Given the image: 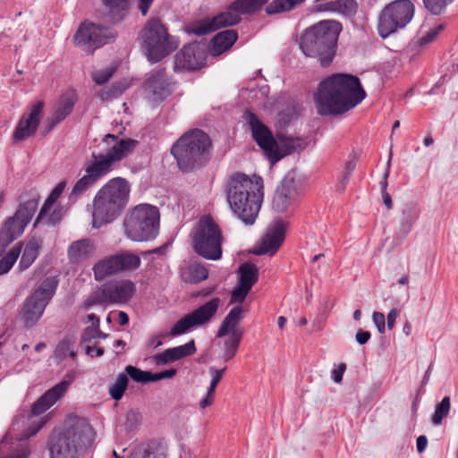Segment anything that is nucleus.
<instances>
[{"instance_id":"a19ab883","label":"nucleus","mask_w":458,"mask_h":458,"mask_svg":"<svg viewBox=\"0 0 458 458\" xmlns=\"http://www.w3.org/2000/svg\"><path fill=\"white\" fill-rule=\"evenodd\" d=\"M128 386V377L125 374H119L116 377L115 382L110 386L108 393L110 396L115 400L119 401L122 399L125 390Z\"/></svg>"},{"instance_id":"4d7b16f0","label":"nucleus","mask_w":458,"mask_h":458,"mask_svg":"<svg viewBox=\"0 0 458 458\" xmlns=\"http://www.w3.org/2000/svg\"><path fill=\"white\" fill-rule=\"evenodd\" d=\"M141 420V414L135 410H131L126 414V424L129 428H133Z\"/></svg>"},{"instance_id":"c9c22d12","label":"nucleus","mask_w":458,"mask_h":458,"mask_svg":"<svg viewBox=\"0 0 458 458\" xmlns=\"http://www.w3.org/2000/svg\"><path fill=\"white\" fill-rule=\"evenodd\" d=\"M238 272L240 274L239 284L251 289L259 279L258 267L250 262H245L239 267Z\"/></svg>"},{"instance_id":"58836bf2","label":"nucleus","mask_w":458,"mask_h":458,"mask_svg":"<svg viewBox=\"0 0 458 458\" xmlns=\"http://www.w3.org/2000/svg\"><path fill=\"white\" fill-rule=\"evenodd\" d=\"M165 449L163 445H149L145 449L135 451L129 458H165Z\"/></svg>"},{"instance_id":"4468645a","label":"nucleus","mask_w":458,"mask_h":458,"mask_svg":"<svg viewBox=\"0 0 458 458\" xmlns=\"http://www.w3.org/2000/svg\"><path fill=\"white\" fill-rule=\"evenodd\" d=\"M56 287V279L55 277H47L27 298L21 313V320L26 327H34L41 318L47 305L55 293Z\"/></svg>"},{"instance_id":"f257e3e1","label":"nucleus","mask_w":458,"mask_h":458,"mask_svg":"<svg viewBox=\"0 0 458 458\" xmlns=\"http://www.w3.org/2000/svg\"><path fill=\"white\" fill-rule=\"evenodd\" d=\"M365 97L358 77L337 73L318 84L314 103L321 115L342 114L355 107Z\"/></svg>"},{"instance_id":"338daca9","label":"nucleus","mask_w":458,"mask_h":458,"mask_svg":"<svg viewBox=\"0 0 458 458\" xmlns=\"http://www.w3.org/2000/svg\"><path fill=\"white\" fill-rule=\"evenodd\" d=\"M399 315V311L396 309H392L387 314V327L392 329L394 327L396 318Z\"/></svg>"},{"instance_id":"ea45409f","label":"nucleus","mask_w":458,"mask_h":458,"mask_svg":"<svg viewBox=\"0 0 458 458\" xmlns=\"http://www.w3.org/2000/svg\"><path fill=\"white\" fill-rule=\"evenodd\" d=\"M242 338V337H239L238 334L235 336L230 335L227 339L224 341L222 359L225 361H228L235 356Z\"/></svg>"},{"instance_id":"e433bc0d","label":"nucleus","mask_w":458,"mask_h":458,"mask_svg":"<svg viewBox=\"0 0 458 458\" xmlns=\"http://www.w3.org/2000/svg\"><path fill=\"white\" fill-rule=\"evenodd\" d=\"M266 3V0H236L233 3V8L237 11L241 17V14H250L255 13Z\"/></svg>"},{"instance_id":"7c9ffc66","label":"nucleus","mask_w":458,"mask_h":458,"mask_svg":"<svg viewBox=\"0 0 458 458\" xmlns=\"http://www.w3.org/2000/svg\"><path fill=\"white\" fill-rule=\"evenodd\" d=\"M65 188V182H59L55 189L52 191L47 200L45 201L43 207L41 208L39 214L38 216V218L36 220L35 225H37L38 223L46 220L47 223L49 224H55L57 220L55 217V212L51 214L49 216H47L49 211L52 209L54 204L56 202L58 198L62 195Z\"/></svg>"},{"instance_id":"bf43d9fd","label":"nucleus","mask_w":458,"mask_h":458,"mask_svg":"<svg viewBox=\"0 0 458 458\" xmlns=\"http://www.w3.org/2000/svg\"><path fill=\"white\" fill-rule=\"evenodd\" d=\"M176 372L177 371L175 369H165L161 372L152 373L151 382H156V381H159L162 379L172 378L176 375Z\"/></svg>"},{"instance_id":"c85d7f7f","label":"nucleus","mask_w":458,"mask_h":458,"mask_svg":"<svg viewBox=\"0 0 458 458\" xmlns=\"http://www.w3.org/2000/svg\"><path fill=\"white\" fill-rule=\"evenodd\" d=\"M96 246L90 239H81L71 243L68 257L72 263L79 264L94 256Z\"/></svg>"},{"instance_id":"c03bdc74","label":"nucleus","mask_w":458,"mask_h":458,"mask_svg":"<svg viewBox=\"0 0 458 458\" xmlns=\"http://www.w3.org/2000/svg\"><path fill=\"white\" fill-rule=\"evenodd\" d=\"M451 408V400L449 396H445L442 401L436 406L435 412L432 416V423L440 425L443 420L447 417Z\"/></svg>"},{"instance_id":"b1692460","label":"nucleus","mask_w":458,"mask_h":458,"mask_svg":"<svg viewBox=\"0 0 458 458\" xmlns=\"http://www.w3.org/2000/svg\"><path fill=\"white\" fill-rule=\"evenodd\" d=\"M76 101V94L73 91L66 92L60 97L54 106L51 114L46 121L47 132L52 131L72 113Z\"/></svg>"},{"instance_id":"0eeeda50","label":"nucleus","mask_w":458,"mask_h":458,"mask_svg":"<svg viewBox=\"0 0 458 458\" xmlns=\"http://www.w3.org/2000/svg\"><path fill=\"white\" fill-rule=\"evenodd\" d=\"M245 117L250 126L253 139L271 164H276L283 157L302 150L307 146V140L302 138L278 136L276 140L268 127L250 111L246 112Z\"/></svg>"},{"instance_id":"37998d69","label":"nucleus","mask_w":458,"mask_h":458,"mask_svg":"<svg viewBox=\"0 0 458 458\" xmlns=\"http://www.w3.org/2000/svg\"><path fill=\"white\" fill-rule=\"evenodd\" d=\"M21 254V247H13L8 253L0 259V276L8 273Z\"/></svg>"},{"instance_id":"473e14b6","label":"nucleus","mask_w":458,"mask_h":458,"mask_svg":"<svg viewBox=\"0 0 458 458\" xmlns=\"http://www.w3.org/2000/svg\"><path fill=\"white\" fill-rule=\"evenodd\" d=\"M94 278L100 282L106 277L119 274L114 255L106 257L93 266Z\"/></svg>"},{"instance_id":"6ab92c4d","label":"nucleus","mask_w":458,"mask_h":458,"mask_svg":"<svg viewBox=\"0 0 458 458\" xmlns=\"http://www.w3.org/2000/svg\"><path fill=\"white\" fill-rule=\"evenodd\" d=\"M44 103L38 101L28 106L18 121L13 133V140L16 142L23 141L33 136L40 123Z\"/></svg>"},{"instance_id":"8fccbe9b","label":"nucleus","mask_w":458,"mask_h":458,"mask_svg":"<svg viewBox=\"0 0 458 458\" xmlns=\"http://www.w3.org/2000/svg\"><path fill=\"white\" fill-rule=\"evenodd\" d=\"M189 270L191 276V280L195 283L203 281L208 278V269L199 264H194L189 267Z\"/></svg>"},{"instance_id":"2f4dec72","label":"nucleus","mask_w":458,"mask_h":458,"mask_svg":"<svg viewBox=\"0 0 458 458\" xmlns=\"http://www.w3.org/2000/svg\"><path fill=\"white\" fill-rule=\"evenodd\" d=\"M237 34L235 31L226 30L217 33L210 42V54L217 56L228 50L236 41Z\"/></svg>"},{"instance_id":"052dcab7","label":"nucleus","mask_w":458,"mask_h":458,"mask_svg":"<svg viewBox=\"0 0 458 458\" xmlns=\"http://www.w3.org/2000/svg\"><path fill=\"white\" fill-rule=\"evenodd\" d=\"M346 370V364L345 363H340L337 368L333 369L331 370V379L335 383H341L343 380L344 374Z\"/></svg>"},{"instance_id":"5701e85b","label":"nucleus","mask_w":458,"mask_h":458,"mask_svg":"<svg viewBox=\"0 0 458 458\" xmlns=\"http://www.w3.org/2000/svg\"><path fill=\"white\" fill-rule=\"evenodd\" d=\"M285 237V225L282 221H276L271 225L265 236L262 238L261 243L254 250L257 255H264L267 253L275 254L282 245Z\"/></svg>"},{"instance_id":"c756f323","label":"nucleus","mask_w":458,"mask_h":458,"mask_svg":"<svg viewBox=\"0 0 458 458\" xmlns=\"http://www.w3.org/2000/svg\"><path fill=\"white\" fill-rule=\"evenodd\" d=\"M296 196V190L292 182L284 181L279 185L275 192L273 199L274 208L284 212L293 202Z\"/></svg>"},{"instance_id":"423d86ee","label":"nucleus","mask_w":458,"mask_h":458,"mask_svg":"<svg viewBox=\"0 0 458 458\" xmlns=\"http://www.w3.org/2000/svg\"><path fill=\"white\" fill-rule=\"evenodd\" d=\"M341 30L338 21H322L304 30L300 38V48L306 56L318 57L322 66H328L335 56Z\"/></svg>"},{"instance_id":"e2e57ef3","label":"nucleus","mask_w":458,"mask_h":458,"mask_svg":"<svg viewBox=\"0 0 458 458\" xmlns=\"http://www.w3.org/2000/svg\"><path fill=\"white\" fill-rule=\"evenodd\" d=\"M164 335H153L148 337L146 343L147 348L156 349L163 344Z\"/></svg>"},{"instance_id":"aec40b11","label":"nucleus","mask_w":458,"mask_h":458,"mask_svg":"<svg viewBox=\"0 0 458 458\" xmlns=\"http://www.w3.org/2000/svg\"><path fill=\"white\" fill-rule=\"evenodd\" d=\"M204 46L191 43L185 46L175 55L174 69L176 71H194L204 66L206 61Z\"/></svg>"},{"instance_id":"5fc2aeb1","label":"nucleus","mask_w":458,"mask_h":458,"mask_svg":"<svg viewBox=\"0 0 458 458\" xmlns=\"http://www.w3.org/2000/svg\"><path fill=\"white\" fill-rule=\"evenodd\" d=\"M387 174H388L387 173L385 174L383 180L380 182V186H381L383 202L386 205L387 209H391L393 208L392 198H391L390 194L386 191Z\"/></svg>"},{"instance_id":"9d476101","label":"nucleus","mask_w":458,"mask_h":458,"mask_svg":"<svg viewBox=\"0 0 458 458\" xmlns=\"http://www.w3.org/2000/svg\"><path fill=\"white\" fill-rule=\"evenodd\" d=\"M124 234L134 242L153 240L158 233L159 211L157 207L140 204L123 220Z\"/></svg>"},{"instance_id":"680f3d73","label":"nucleus","mask_w":458,"mask_h":458,"mask_svg":"<svg viewBox=\"0 0 458 458\" xmlns=\"http://www.w3.org/2000/svg\"><path fill=\"white\" fill-rule=\"evenodd\" d=\"M226 368H223L221 369H216L214 367L209 368V373L212 377L210 384L213 386H216L219 384L220 380L222 379V377L225 371Z\"/></svg>"},{"instance_id":"1a4fd4ad","label":"nucleus","mask_w":458,"mask_h":458,"mask_svg":"<svg viewBox=\"0 0 458 458\" xmlns=\"http://www.w3.org/2000/svg\"><path fill=\"white\" fill-rule=\"evenodd\" d=\"M38 205V194L31 191L21 195L20 204L13 216L0 226V256L6 247L19 238L32 219Z\"/></svg>"},{"instance_id":"09e8293b","label":"nucleus","mask_w":458,"mask_h":458,"mask_svg":"<svg viewBox=\"0 0 458 458\" xmlns=\"http://www.w3.org/2000/svg\"><path fill=\"white\" fill-rule=\"evenodd\" d=\"M454 0H423L425 7L433 14L442 13Z\"/></svg>"},{"instance_id":"f03ea898","label":"nucleus","mask_w":458,"mask_h":458,"mask_svg":"<svg viewBox=\"0 0 458 458\" xmlns=\"http://www.w3.org/2000/svg\"><path fill=\"white\" fill-rule=\"evenodd\" d=\"M104 141L110 145L106 153H92L91 158L84 163V174L75 182L69 196L71 202H75L99 180L106 177L116 163L126 157L138 145L132 139H122L114 134H106Z\"/></svg>"},{"instance_id":"603ef678","label":"nucleus","mask_w":458,"mask_h":458,"mask_svg":"<svg viewBox=\"0 0 458 458\" xmlns=\"http://www.w3.org/2000/svg\"><path fill=\"white\" fill-rule=\"evenodd\" d=\"M99 325L100 320H97V322H93L91 326L84 329L81 335V344L97 338Z\"/></svg>"},{"instance_id":"13d9d810","label":"nucleus","mask_w":458,"mask_h":458,"mask_svg":"<svg viewBox=\"0 0 458 458\" xmlns=\"http://www.w3.org/2000/svg\"><path fill=\"white\" fill-rule=\"evenodd\" d=\"M372 319L376 325L378 332L383 334L386 330V318L382 312L375 311L372 315Z\"/></svg>"},{"instance_id":"6e6d98bb","label":"nucleus","mask_w":458,"mask_h":458,"mask_svg":"<svg viewBox=\"0 0 458 458\" xmlns=\"http://www.w3.org/2000/svg\"><path fill=\"white\" fill-rule=\"evenodd\" d=\"M443 25H438L437 27L430 30L426 35L420 38V45H426L433 41L438 33L443 30Z\"/></svg>"},{"instance_id":"a211bd4d","label":"nucleus","mask_w":458,"mask_h":458,"mask_svg":"<svg viewBox=\"0 0 458 458\" xmlns=\"http://www.w3.org/2000/svg\"><path fill=\"white\" fill-rule=\"evenodd\" d=\"M240 21L239 13L233 8V4H231L225 12L220 13L214 17L205 18L186 24L184 31L188 34L203 36L221 28L235 25Z\"/></svg>"},{"instance_id":"de8ad7c7","label":"nucleus","mask_w":458,"mask_h":458,"mask_svg":"<svg viewBox=\"0 0 458 458\" xmlns=\"http://www.w3.org/2000/svg\"><path fill=\"white\" fill-rule=\"evenodd\" d=\"M115 70L116 68L114 66H109L105 69L96 71L91 74L92 80L97 85H103L113 77Z\"/></svg>"},{"instance_id":"f3484780","label":"nucleus","mask_w":458,"mask_h":458,"mask_svg":"<svg viewBox=\"0 0 458 458\" xmlns=\"http://www.w3.org/2000/svg\"><path fill=\"white\" fill-rule=\"evenodd\" d=\"M114 38L115 34L111 29L85 21L80 25L73 40L77 47L91 54Z\"/></svg>"},{"instance_id":"774afa93","label":"nucleus","mask_w":458,"mask_h":458,"mask_svg":"<svg viewBox=\"0 0 458 458\" xmlns=\"http://www.w3.org/2000/svg\"><path fill=\"white\" fill-rule=\"evenodd\" d=\"M427 445H428V438H427V437L426 436H420L417 438V443H416L418 453H420V454L423 453L425 451Z\"/></svg>"},{"instance_id":"49530a36","label":"nucleus","mask_w":458,"mask_h":458,"mask_svg":"<svg viewBox=\"0 0 458 458\" xmlns=\"http://www.w3.org/2000/svg\"><path fill=\"white\" fill-rule=\"evenodd\" d=\"M128 88V84L126 82H115L109 89H102L98 97L102 100H108L112 98H116L121 95L126 89Z\"/></svg>"},{"instance_id":"7ed1b4c3","label":"nucleus","mask_w":458,"mask_h":458,"mask_svg":"<svg viewBox=\"0 0 458 458\" xmlns=\"http://www.w3.org/2000/svg\"><path fill=\"white\" fill-rule=\"evenodd\" d=\"M226 196L231 209L248 225H253L263 200V180L260 176L235 174L226 183Z\"/></svg>"},{"instance_id":"a878e982","label":"nucleus","mask_w":458,"mask_h":458,"mask_svg":"<svg viewBox=\"0 0 458 458\" xmlns=\"http://www.w3.org/2000/svg\"><path fill=\"white\" fill-rule=\"evenodd\" d=\"M195 352V343L193 340H191L185 344L168 348L160 353L155 354L153 356V361L157 366H163L170 362L179 360L184 357L192 355Z\"/></svg>"},{"instance_id":"20e7f679","label":"nucleus","mask_w":458,"mask_h":458,"mask_svg":"<svg viewBox=\"0 0 458 458\" xmlns=\"http://www.w3.org/2000/svg\"><path fill=\"white\" fill-rule=\"evenodd\" d=\"M93 439L94 431L86 419L69 416L64 430L49 439L50 458H78L92 445Z\"/></svg>"},{"instance_id":"3c124183","label":"nucleus","mask_w":458,"mask_h":458,"mask_svg":"<svg viewBox=\"0 0 458 458\" xmlns=\"http://www.w3.org/2000/svg\"><path fill=\"white\" fill-rule=\"evenodd\" d=\"M251 289H249V287L242 285L241 284H238L237 287H235L231 294V303H242L245 300L246 296L250 293Z\"/></svg>"},{"instance_id":"39448f33","label":"nucleus","mask_w":458,"mask_h":458,"mask_svg":"<svg viewBox=\"0 0 458 458\" xmlns=\"http://www.w3.org/2000/svg\"><path fill=\"white\" fill-rule=\"evenodd\" d=\"M130 192V183L122 177L103 185L92 200V226L99 229L115 220L128 205Z\"/></svg>"},{"instance_id":"79ce46f5","label":"nucleus","mask_w":458,"mask_h":458,"mask_svg":"<svg viewBox=\"0 0 458 458\" xmlns=\"http://www.w3.org/2000/svg\"><path fill=\"white\" fill-rule=\"evenodd\" d=\"M55 358L63 360L66 357H71L72 360L76 359V352L74 351L73 343L70 339L62 340L55 350Z\"/></svg>"},{"instance_id":"f704fd0d","label":"nucleus","mask_w":458,"mask_h":458,"mask_svg":"<svg viewBox=\"0 0 458 458\" xmlns=\"http://www.w3.org/2000/svg\"><path fill=\"white\" fill-rule=\"evenodd\" d=\"M120 273L130 272L140 267L141 260L139 255L124 250L114 255Z\"/></svg>"},{"instance_id":"2eb2a0df","label":"nucleus","mask_w":458,"mask_h":458,"mask_svg":"<svg viewBox=\"0 0 458 458\" xmlns=\"http://www.w3.org/2000/svg\"><path fill=\"white\" fill-rule=\"evenodd\" d=\"M136 292L135 284L129 279L114 280L95 291L84 302L89 310L97 305L122 304L132 298Z\"/></svg>"},{"instance_id":"393cba45","label":"nucleus","mask_w":458,"mask_h":458,"mask_svg":"<svg viewBox=\"0 0 458 458\" xmlns=\"http://www.w3.org/2000/svg\"><path fill=\"white\" fill-rule=\"evenodd\" d=\"M419 216L420 208L417 205L410 203L403 208L394 235L395 244H400L407 237Z\"/></svg>"},{"instance_id":"bb28decb","label":"nucleus","mask_w":458,"mask_h":458,"mask_svg":"<svg viewBox=\"0 0 458 458\" xmlns=\"http://www.w3.org/2000/svg\"><path fill=\"white\" fill-rule=\"evenodd\" d=\"M243 308L242 306L233 307L222 321L220 327L216 333V337H224L227 335L235 336L239 334V337H242L243 332L239 327L240 322L243 318Z\"/></svg>"},{"instance_id":"9b49d317","label":"nucleus","mask_w":458,"mask_h":458,"mask_svg":"<svg viewBox=\"0 0 458 458\" xmlns=\"http://www.w3.org/2000/svg\"><path fill=\"white\" fill-rule=\"evenodd\" d=\"M140 37L142 47L151 63L160 61L177 47L176 42L168 35L167 30L157 19H152L146 23Z\"/></svg>"},{"instance_id":"cd10ccee","label":"nucleus","mask_w":458,"mask_h":458,"mask_svg":"<svg viewBox=\"0 0 458 458\" xmlns=\"http://www.w3.org/2000/svg\"><path fill=\"white\" fill-rule=\"evenodd\" d=\"M14 247H21V259L18 267L21 271L28 269L38 257L42 247L40 239L32 237L25 242H18Z\"/></svg>"},{"instance_id":"dca6fc26","label":"nucleus","mask_w":458,"mask_h":458,"mask_svg":"<svg viewBox=\"0 0 458 458\" xmlns=\"http://www.w3.org/2000/svg\"><path fill=\"white\" fill-rule=\"evenodd\" d=\"M220 305V298H212L179 319L171 328L169 335L173 337L182 335L188 331L209 323L216 314Z\"/></svg>"},{"instance_id":"6e6552de","label":"nucleus","mask_w":458,"mask_h":458,"mask_svg":"<svg viewBox=\"0 0 458 458\" xmlns=\"http://www.w3.org/2000/svg\"><path fill=\"white\" fill-rule=\"evenodd\" d=\"M210 151L208 135L198 129L184 133L171 148L179 168L186 173L201 167L208 161Z\"/></svg>"},{"instance_id":"4c0bfd02","label":"nucleus","mask_w":458,"mask_h":458,"mask_svg":"<svg viewBox=\"0 0 458 458\" xmlns=\"http://www.w3.org/2000/svg\"><path fill=\"white\" fill-rule=\"evenodd\" d=\"M304 1L305 0H274L266 7V13L267 14H276L288 12Z\"/></svg>"},{"instance_id":"0e129e2a","label":"nucleus","mask_w":458,"mask_h":458,"mask_svg":"<svg viewBox=\"0 0 458 458\" xmlns=\"http://www.w3.org/2000/svg\"><path fill=\"white\" fill-rule=\"evenodd\" d=\"M370 338V333L362 329H359L356 333L355 339L360 345L365 344Z\"/></svg>"},{"instance_id":"864d4df0","label":"nucleus","mask_w":458,"mask_h":458,"mask_svg":"<svg viewBox=\"0 0 458 458\" xmlns=\"http://www.w3.org/2000/svg\"><path fill=\"white\" fill-rule=\"evenodd\" d=\"M104 5L109 9L110 12L119 10H125L128 5V0H102Z\"/></svg>"},{"instance_id":"412c9836","label":"nucleus","mask_w":458,"mask_h":458,"mask_svg":"<svg viewBox=\"0 0 458 458\" xmlns=\"http://www.w3.org/2000/svg\"><path fill=\"white\" fill-rule=\"evenodd\" d=\"M74 377V373L69 372L64 379L48 389L33 403L31 408L32 414L36 416L40 415L52 407L64 395Z\"/></svg>"},{"instance_id":"4be33fe9","label":"nucleus","mask_w":458,"mask_h":458,"mask_svg":"<svg viewBox=\"0 0 458 458\" xmlns=\"http://www.w3.org/2000/svg\"><path fill=\"white\" fill-rule=\"evenodd\" d=\"M171 81L166 77L164 70L155 71L144 83V89L148 98L153 103H157L166 98L171 91Z\"/></svg>"},{"instance_id":"ddd939ff","label":"nucleus","mask_w":458,"mask_h":458,"mask_svg":"<svg viewBox=\"0 0 458 458\" xmlns=\"http://www.w3.org/2000/svg\"><path fill=\"white\" fill-rule=\"evenodd\" d=\"M414 15L410 0H395L386 4L378 15L377 33L386 38L409 24Z\"/></svg>"},{"instance_id":"a18cd8bd","label":"nucleus","mask_w":458,"mask_h":458,"mask_svg":"<svg viewBox=\"0 0 458 458\" xmlns=\"http://www.w3.org/2000/svg\"><path fill=\"white\" fill-rule=\"evenodd\" d=\"M125 372L133 381L137 383H148L151 382L152 372L141 370L132 365L125 367Z\"/></svg>"},{"instance_id":"f8f14e48","label":"nucleus","mask_w":458,"mask_h":458,"mask_svg":"<svg viewBox=\"0 0 458 458\" xmlns=\"http://www.w3.org/2000/svg\"><path fill=\"white\" fill-rule=\"evenodd\" d=\"M222 232L210 216H203L198 222L192 236V247L199 256L217 260L222 257Z\"/></svg>"},{"instance_id":"72a5a7b5","label":"nucleus","mask_w":458,"mask_h":458,"mask_svg":"<svg viewBox=\"0 0 458 458\" xmlns=\"http://www.w3.org/2000/svg\"><path fill=\"white\" fill-rule=\"evenodd\" d=\"M358 9V4L354 0H335L323 4L319 10L326 12L337 13L344 16H353Z\"/></svg>"},{"instance_id":"69168bd1","label":"nucleus","mask_w":458,"mask_h":458,"mask_svg":"<svg viewBox=\"0 0 458 458\" xmlns=\"http://www.w3.org/2000/svg\"><path fill=\"white\" fill-rule=\"evenodd\" d=\"M85 351L87 355L94 358V357H101L104 354V350L101 347L97 346H86Z\"/></svg>"}]
</instances>
